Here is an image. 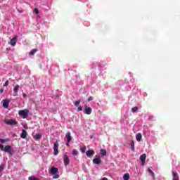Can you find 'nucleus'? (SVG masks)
Returning <instances> with one entry per match:
<instances>
[{
    "instance_id": "nucleus-1",
    "label": "nucleus",
    "mask_w": 180,
    "mask_h": 180,
    "mask_svg": "<svg viewBox=\"0 0 180 180\" xmlns=\"http://www.w3.org/2000/svg\"><path fill=\"white\" fill-rule=\"evenodd\" d=\"M18 115H19V116L22 117V119H26V117H27V116H29V110H19Z\"/></svg>"
},
{
    "instance_id": "nucleus-2",
    "label": "nucleus",
    "mask_w": 180,
    "mask_h": 180,
    "mask_svg": "<svg viewBox=\"0 0 180 180\" xmlns=\"http://www.w3.org/2000/svg\"><path fill=\"white\" fill-rule=\"evenodd\" d=\"M4 123H6V124H8V126H16V124H18V121L13 119L5 120Z\"/></svg>"
},
{
    "instance_id": "nucleus-3",
    "label": "nucleus",
    "mask_w": 180,
    "mask_h": 180,
    "mask_svg": "<svg viewBox=\"0 0 180 180\" xmlns=\"http://www.w3.org/2000/svg\"><path fill=\"white\" fill-rule=\"evenodd\" d=\"M65 139L67 140L66 146L67 147H70V143H71V140H72V136H71V132L68 131L66 133Z\"/></svg>"
},
{
    "instance_id": "nucleus-4",
    "label": "nucleus",
    "mask_w": 180,
    "mask_h": 180,
    "mask_svg": "<svg viewBox=\"0 0 180 180\" xmlns=\"http://www.w3.org/2000/svg\"><path fill=\"white\" fill-rule=\"evenodd\" d=\"M63 158L65 166L67 167V165H70V157L65 154L63 155Z\"/></svg>"
},
{
    "instance_id": "nucleus-5",
    "label": "nucleus",
    "mask_w": 180,
    "mask_h": 180,
    "mask_svg": "<svg viewBox=\"0 0 180 180\" xmlns=\"http://www.w3.org/2000/svg\"><path fill=\"white\" fill-rule=\"evenodd\" d=\"M84 112L86 113V115H91V113H92V108H91V107H89L86 104H85Z\"/></svg>"
},
{
    "instance_id": "nucleus-6",
    "label": "nucleus",
    "mask_w": 180,
    "mask_h": 180,
    "mask_svg": "<svg viewBox=\"0 0 180 180\" xmlns=\"http://www.w3.org/2000/svg\"><path fill=\"white\" fill-rule=\"evenodd\" d=\"M12 151H13V149L12 148V146H6L4 147V153H7L8 154H12Z\"/></svg>"
},
{
    "instance_id": "nucleus-7",
    "label": "nucleus",
    "mask_w": 180,
    "mask_h": 180,
    "mask_svg": "<svg viewBox=\"0 0 180 180\" xmlns=\"http://www.w3.org/2000/svg\"><path fill=\"white\" fill-rule=\"evenodd\" d=\"M58 143H55L53 145V154L54 155H58Z\"/></svg>"
},
{
    "instance_id": "nucleus-8",
    "label": "nucleus",
    "mask_w": 180,
    "mask_h": 180,
    "mask_svg": "<svg viewBox=\"0 0 180 180\" xmlns=\"http://www.w3.org/2000/svg\"><path fill=\"white\" fill-rule=\"evenodd\" d=\"M9 103H11V100H8V99L3 100V107L5 109H8L9 106Z\"/></svg>"
},
{
    "instance_id": "nucleus-9",
    "label": "nucleus",
    "mask_w": 180,
    "mask_h": 180,
    "mask_svg": "<svg viewBox=\"0 0 180 180\" xmlns=\"http://www.w3.org/2000/svg\"><path fill=\"white\" fill-rule=\"evenodd\" d=\"M146 158H147V155H146V153H143L140 156V160L142 163V165H144V164H146Z\"/></svg>"
},
{
    "instance_id": "nucleus-10",
    "label": "nucleus",
    "mask_w": 180,
    "mask_h": 180,
    "mask_svg": "<svg viewBox=\"0 0 180 180\" xmlns=\"http://www.w3.org/2000/svg\"><path fill=\"white\" fill-rule=\"evenodd\" d=\"M95 154V151L94 150H89L86 153V157H92Z\"/></svg>"
},
{
    "instance_id": "nucleus-11",
    "label": "nucleus",
    "mask_w": 180,
    "mask_h": 180,
    "mask_svg": "<svg viewBox=\"0 0 180 180\" xmlns=\"http://www.w3.org/2000/svg\"><path fill=\"white\" fill-rule=\"evenodd\" d=\"M16 39H18V37H14L10 41L11 46H16Z\"/></svg>"
},
{
    "instance_id": "nucleus-12",
    "label": "nucleus",
    "mask_w": 180,
    "mask_h": 180,
    "mask_svg": "<svg viewBox=\"0 0 180 180\" xmlns=\"http://www.w3.org/2000/svg\"><path fill=\"white\" fill-rule=\"evenodd\" d=\"M93 162H94V164H96L97 165H99V164H101V162H102V160H101V158H95L93 160Z\"/></svg>"
},
{
    "instance_id": "nucleus-13",
    "label": "nucleus",
    "mask_w": 180,
    "mask_h": 180,
    "mask_svg": "<svg viewBox=\"0 0 180 180\" xmlns=\"http://www.w3.org/2000/svg\"><path fill=\"white\" fill-rule=\"evenodd\" d=\"M19 88H20V86L16 85L13 89V92H15V94L13 95V96H18V92L19 91Z\"/></svg>"
},
{
    "instance_id": "nucleus-14",
    "label": "nucleus",
    "mask_w": 180,
    "mask_h": 180,
    "mask_svg": "<svg viewBox=\"0 0 180 180\" xmlns=\"http://www.w3.org/2000/svg\"><path fill=\"white\" fill-rule=\"evenodd\" d=\"M20 137L21 139H25L26 137H27V132L26 131V130L22 129Z\"/></svg>"
},
{
    "instance_id": "nucleus-15",
    "label": "nucleus",
    "mask_w": 180,
    "mask_h": 180,
    "mask_svg": "<svg viewBox=\"0 0 180 180\" xmlns=\"http://www.w3.org/2000/svg\"><path fill=\"white\" fill-rule=\"evenodd\" d=\"M58 172V169L56 167H52L51 169V174H52V175H56V174H57Z\"/></svg>"
},
{
    "instance_id": "nucleus-16",
    "label": "nucleus",
    "mask_w": 180,
    "mask_h": 180,
    "mask_svg": "<svg viewBox=\"0 0 180 180\" xmlns=\"http://www.w3.org/2000/svg\"><path fill=\"white\" fill-rule=\"evenodd\" d=\"M142 139H143V136L141 135V134L139 133L136 134V139L139 143H140V141H141Z\"/></svg>"
},
{
    "instance_id": "nucleus-17",
    "label": "nucleus",
    "mask_w": 180,
    "mask_h": 180,
    "mask_svg": "<svg viewBox=\"0 0 180 180\" xmlns=\"http://www.w3.org/2000/svg\"><path fill=\"white\" fill-rule=\"evenodd\" d=\"M172 176H173L172 180H179V177L178 176V173L173 172Z\"/></svg>"
},
{
    "instance_id": "nucleus-18",
    "label": "nucleus",
    "mask_w": 180,
    "mask_h": 180,
    "mask_svg": "<svg viewBox=\"0 0 180 180\" xmlns=\"http://www.w3.org/2000/svg\"><path fill=\"white\" fill-rule=\"evenodd\" d=\"M124 180H129L130 179V174L129 173L124 174L123 176Z\"/></svg>"
},
{
    "instance_id": "nucleus-19",
    "label": "nucleus",
    "mask_w": 180,
    "mask_h": 180,
    "mask_svg": "<svg viewBox=\"0 0 180 180\" xmlns=\"http://www.w3.org/2000/svg\"><path fill=\"white\" fill-rule=\"evenodd\" d=\"M148 172L151 175L152 178H153V179H154V175H155L154 172H153V170H151V169H150V168L148 169Z\"/></svg>"
},
{
    "instance_id": "nucleus-20",
    "label": "nucleus",
    "mask_w": 180,
    "mask_h": 180,
    "mask_svg": "<svg viewBox=\"0 0 180 180\" xmlns=\"http://www.w3.org/2000/svg\"><path fill=\"white\" fill-rule=\"evenodd\" d=\"M131 150L132 151H134V140L131 141Z\"/></svg>"
},
{
    "instance_id": "nucleus-21",
    "label": "nucleus",
    "mask_w": 180,
    "mask_h": 180,
    "mask_svg": "<svg viewBox=\"0 0 180 180\" xmlns=\"http://www.w3.org/2000/svg\"><path fill=\"white\" fill-rule=\"evenodd\" d=\"M37 51V49H32L30 52V56H34V54H36V52Z\"/></svg>"
},
{
    "instance_id": "nucleus-22",
    "label": "nucleus",
    "mask_w": 180,
    "mask_h": 180,
    "mask_svg": "<svg viewBox=\"0 0 180 180\" xmlns=\"http://www.w3.org/2000/svg\"><path fill=\"white\" fill-rule=\"evenodd\" d=\"M100 152H101V155H103V156L106 155V150L101 149Z\"/></svg>"
},
{
    "instance_id": "nucleus-23",
    "label": "nucleus",
    "mask_w": 180,
    "mask_h": 180,
    "mask_svg": "<svg viewBox=\"0 0 180 180\" xmlns=\"http://www.w3.org/2000/svg\"><path fill=\"white\" fill-rule=\"evenodd\" d=\"M35 140H40V139H41V135H40L39 134H37L34 136Z\"/></svg>"
},
{
    "instance_id": "nucleus-24",
    "label": "nucleus",
    "mask_w": 180,
    "mask_h": 180,
    "mask_svg": "<svg viewBox=\"0 0 180 180\" xmlns=\"http://www.w3.org/2000/svg\"><path fill=\"white\" fill-rule=\"evenodd\" d=\"M139 110V108L138 107H134L131 108V112L132 113H136V112Z\"/></svg>"
},
{
    "instance_id": "nucleus-25",
    "label": "nucleus",
    "mask_w": 180,
    "mask_h": 180,
    "mask_svg": "<svg viewBox=\"0 0 180 180\" xmlns=\"http://www.w3.org/2000/svg\"><path fill=\"white\" fill-rule=\"evenodd\" d=\"M80 103H81V100H78L76 102H75L74 105H75V106L78 107V106H79Z\"/></svg>"
},
{
    "instance_id": "nucleus-26",
    "label": "nucleus",
    "mask_w": 180,
    "mask_h": 180,
    "mask_svg": "<svg viewBox=\"0 0 180 180\" xmlns=\"http://www.w3.org/2000/svg\"><path fill=\"white\" fill-rule=\"evenodd\" d=\"M86 150V146H84L82 148H80V150L82 153H85V150Z\"/></svg>"
},
{
    "instance_id": "nucleus-27",
    "label": "nucleus",
    "mask_w": 180,
    "mask_h": 180,
    "mask_svg": "<svg viewBox=\"0 0 180 180\" xmlns=\"http://www.w3.org/2000/svg\"><path fill=\"white\" fill-rule=\"evenodd\" d=\"M72 154H73V155H78V151H77L76 150H73L72 152Z\"/></svg>"
},
{
    "instance_id": "nucleus-28",
    "label": "nucleus",
    "mask_w": 180,
    "mask_h": 180,
    "mask_svg": "<svg viewBox=\"0 0 180 180\" xmlns=\"http://www.w3.org/2000/svg\"><path fill=\"white\" fill-rule=\"evenodd\" d=\"M28 179H29V180H39V179H37V178H36V177H34V176H30V177L28 178Z\"/></svg>"
},
{
    "instance_id": "nucleus-29",
    "label": "nucleus",
    "mask_w": 180,
    "mask_h": 180,
    "mask_svg": "<svg viewBox=\"0 0 180 180\" xmlns=\"http://www.w3.org/2000/svg\"><path fill=\"white\" fill-rule=\"evenodd\" d=\"M0 148H1V151H5V146H4V145L0 144Z\"/></svg>"
},
{
    "instance_id": "nucleus-30",
    "label": "nucleus",
    "mask_w": 180,
    "mask_h": 180,
    "mask_svg": "<svg viewBox=\"0 0 180 180\" xmlns=\"http://www.w3.org/2000/svg\"><path fill=\"white\" fill-rule=\"evenodd\" d=\"M87 101H88V102H91V101H94V97L93 96L89 97Z\"/></svg>"
},
{
    "instance_id": "nucleus-31",
    "label": "nucleus",
    "mask_w": 180,
    "mask_h": 180,
    "mask_svg": "<svg viewBox=\"0 0 180 180\" xmlns=\"http://www.w3.org/2000/svg\"><path fill=\"white\" fill-rule=\"evenodd\" d=\"M34 11L36 13V15H39V8H34Z\"/></svg>"
},
{
    "instance_id": "nucleus-32",
    "label": "nucleus",
    "mask_w": 180,
    "mask_h": 180,
    "mask_svg": "<svg viewBox=\"0 0 180 180\" xmlns=\"http://www.w3.org/2000/svg\"><path fill=\"white\" fill-rule=\"evenodd\" d=\"M81 111H82V107L79 106V107L77 108V112H81Z\"/></svg>"
},
{
    "instance_id": "nucleus-33",
    "label": "nucleus",
    "mask_w": 180,
    "mask_h": 180,
    "mask_svg": "<svg viewBox=\"0 0 180 180\" xmlns=\"http://www.w3.org/2000/svg\"><path fill=\"white\" fill-rule=\"evenodd\" d=\"M8 85H9V82L8 81H6L4 84V86H8Z\"/></svg>"
},
{
    "instance_id": "nucleus-34",
    "label": "nucleus",
    "mask_w": 180,
    "mask_h": 180,
    "mask_svg": "<svg viewBox=\"0 0 180 180\" xmlns=\"http://www.w3.org/2000/svg\"><path fill=\"white\" fill-rule=\"evenodd\" d=\"M4 165H0V172H2V169H4Z\"/></svg>"
},
{
    "instance_id": "nucleus-35",
    "label": "nucleus",
    "mask_w": 180,
    "mask_h": 180,
    "mask_svg": "<svg viewBox=\"0 0 180 180\" xmlns=\"http://www.w3.org/2000/svg\"><path fill=\"white\" fill-rule=\"evenodd\" d=\"M59 176H60L58 174H57V175L53 176V179H57L58 178H59Z\"/></svg>"
},
{
    "instance_id": "nucleus-36",
    "label": "nucleus",
    "mask_w": 180,
    "mask_h": 180,
    "mask_svg": "<svg viewBox=\"0 0 180 180\" xmlns=\"http://www.w3.org/2000/svg\"><path fill=\"white\" fill-rule=\"evenodd\" d=\"M0 143H5V140L2 139H0Z\"/></svg>"
},
{
    "instance_id": "nucleus-37",
    "label": "nucleus",
    "mask_w": 180,
    "mask_h": 180,
    "mask_svg": "<svg viewBox=\"0 0 180 180\" xmlns=\"http://www.w3.org/2000/svg\"><path fill=\"white\" fill-rule=\"evenodd\" d=\"M4 93V89H0V94H3Z\"/></svg>"
},
{
    "instance_id": "nucleus-38",
    "label": "nucleus",
    "mask_w": 180,
    "mask_h": 180,
    "mask_svg": "<svg viewBox=\"0 0 180 180\" xmlns=\"http://www.w3.org/2000/svg\"><path fill=\"white\" fill-rule=\"evenodd\" d=\"M22 96H23V98H27V94H24Z\"/></svg>"
},
{
    "instance_id": "nucleus-39",
    "label": "nucleus",
    "mask_w": 180,
    "mask_h": 180,
    "mask_svg": "<svg viewBox=\"0 0 180 180\" xmlns=\"http://www.w3.org/2000/svg\"><path fill=\"white\" fill-rule=\"evenodd\" d=\"M18 12H19L20 13H23V11H22V10H18Z\"/></svg>"
},
{
    "instance_id": "nucleus-40",
    "label": "nucleus",
    "mask_w": 180,
    "mask_h": 180,
    "mask_svg": "<svg viewBox=\"0 0 180 180\" xmlns=\"http://www.w3.org/2000/svg\"><path fill=\"white\" fill-rule=\"evenodd\" d=\"M25 127V129H27V126H25V127Z\"/></svg>"
}]
</instances>
